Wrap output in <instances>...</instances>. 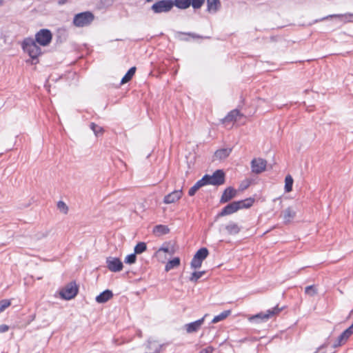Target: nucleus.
Returning <instances> with one entry per match:
<instances>
[{"mask_svg":"<svg viewBox=\"0 0 353 353\" xmlns=\"http://www.w3.org/2000/svg\"><path fill=\"white\" fill-rule=\"evenodd\" d=\"M253 202L254 200L252 199H248L243 201L232 202L227 205L218 214V216H223L232 214L239 209L248 208L252 205Z\"/></svg>","mask_w":353,"mask_h":353,"instance_id":"nucleus-1","label":"nucleus"},{"mask_svg":"<svg viewBox=\"0 0 353 353\" xmlns=\"http://www.w3.org/2000/svg\"><path fill=\"white\" fill-rule=\"evenodd\" d=\"M281 311V308L276 306L270 310H268L265 312H259L255 315L249 317L250 321H255L256 323L267 322L270 319L278 315Z\"/></svg>","mask_w":353,"mask_h":353,"instance_id":"nucleus-2","label":"nucleus"},{"mask_svg":"<svg viewBox=\"0 0 353 353\" xmlns=\"http://www.w3.org/2000/svg\"><path fill=\"white\" fill-rule=\"evenodd\" d=\"M23 50L27 52L32 59H37L41 54V49L38 46L37 43L32 38H26L22 43Z\"/></svg>","mask_w":353,"mask_h":353,"instance_id":"nucleus-3","label":"nucleus"},{"mask_svg":"<svg viewBox=\"0 0 353 353\" xmlns=\"http://www.w3.org/2000/svg\"><path fill=\"white\" fill-rule=\"evenodd\" d=\"M94 20V15L90 12H84L74 16L73 23L77 27H83L90 25Z\"/></svg>","mask_w":353,"mask_h":353,"instance_id":"nucleus-4","label":"nucleus"},{"mask_svg":"<svg viewBox=\"0 0 353 353\" xmlns=\"http://www.w3.org/2000/svg\"><path fill=\"white\" fill-rule=\"evenodd\" d=\"M203 177H207L205 180V185H219L224 183L225 174L222 170H218L212 175L206 174Z\"/></svg>","mask_w":353,"mask_h":353,"instance_id":"nucleus-5","label":"nucleus"},{"mask_svg":"<svg viewBox=\"0 0 353 353\" xmlns=\"http://www.w3.org/2000/svg\"><path fill=\"white\" fill-rule=\"evenodd\" d=\"M208 250L205 248H202L199 249L196 254H194L190 265L191 268L193 269H197L199 268L201 265L203 261L208 256Z\"/></svg>","mask_w":353,"mask_h":353,"instance_id":"nucleus-6","label":"nucleus"},{"mask_svg":"<svg viewBox=\"0 0 353 353\" xmlns=\"http://www.w3.org/2000/svg\"><path fill=\"white\" fill-rule=\"evenodd\" d=\"M52 33L47 29H42L35 34V41L42 46H47L51 42Z\"/></svg>","mask_w":353,"mask_h":353,"instance_id":"nucleus-7","label":"nucleus"},{"mask_svg":"<svg viewBox=\"0 0 353 353\" xmlns=\"http://www.w3.org/2000/svg\"><path fill=\"white\" fill-rule=\"evenodd\" d=\"M174 6V3L171 0L159 1L152 6V10L155 13L166 12L170 11Z\"/></svg>","mask_w":353,"mask_h":353,"instance_id":"nucleus-8","label":"nucleus"},{"mask_svg":"<svg viewBox=\"0 0 353 353\" xmlns=\"http://www.w3.org/2000/svg\"><path fill=\"white\" fill-rule=\"evenodd\" d=\"M77 292L78 288L76 284L70 283L61 290L60 295L63 299L70 300L73 299L77 295Z\"/></svg>","mask_w":353,"mask_h":353,"instance_id":"nucleus-9","label":"nucleus"},{"mask_svg":"<svg viewBox=\"0 0 353 353\" xmlns=\"http://www.w3.org/2000/svg\"><path fill=\"white\" fill-rule=\"evenodd\" d=\"M267 161L261 158H254L251 161L252 172L255 174H260L265 171Z\"/></svg>","mask_w":353,"mask_h":353,"instance_id":"nucleus-10","label":"nucleus"},{"mask_svg":"<svg viewBox=\"0 0 353 353\" xmlns=\"http://www.w3.org/2000/svg\"><path fill=\"white\" fill-rule=\"evenodd\" d=\"M108 268L114 272H120L123 269V263L118 258L108 257L106 259Z\"/></svg>","mask_w":353,"mask_h":353,"instance_id":"nucleus-11","label":"nucleus"},{"mask_svg":"<svg viewBox=\"0 0 353 353\" xmlns=\"http://www.w3.org/2000/svg\"><path fill=\"white\" fill-rule=\"evenodd\" d=\"M352 334L353 323L338 337L337 340L334 344V347H336L344 344Z\"/></svg>","mask_w":353,"mask_h":353,"instance_id":"nucleus-12","label":"nucleus"},{"mask_svg":"<svg viewBox=\"0 0 353 353\" xmlns=\"http://www.w3.org/2000/svg\"><path fill=\"white\" fill-rule=\"evenodd\" d=\"M183 195L182 190H174L171 193L167 194L163 198V203L165 204H171L179 201Z\"/></svg>","mask_w":353,"mask_h":353,"instance_id":"nucleus-13","label":"nucleus"},{"mask_svg":"<svg viewBox=\"0 0 353 353\" xmlns=\"http://www.w3.org/2000/svg\"><path fill=\"white\" fill-rule=\"evenodd\" d=\"M206 316L207 314H205L203 318H201L199 320H197L194 322H192L190 323L185 324L184 325V327L186 330V332L190 334L197 332L203 325L204 319Z\"/></svg>","mask_w":353,"mask_h":353,"instance_id":"nucleus-14","label":"nucleus"},{"mask_svg":"<svg viewBox=\"0 0 353 353\" xmlns=\"http://www.w3.org/2000/svg\"><path fill=\"white\" fill-rule=\"evenodd\" d=\"M296 211L293 207H289L282 212L281 216L285 223H290L296 216Z\"/></svg>","mask_w":353,"mask_h":353,"instance_id":"nucleus-15","label":"nucleus"},{"mask_svg":"<svg viewBox=\"0 0 353 353\" xmlns=\"http://www.w3.org/2000/svg\"><path fill=\"white\" fill-rule=\"evenodd\" d=\"M236 194V190L232 188H228L225 190L221 198V203H226L233 199Z\"/></svg>","mask_w":353,"mask_h":353,"instance_id":"nucleus-16","label":"nucleus"},{"mask_svg":"<svg viewBox=\"0 0 353 353\" xmlns=\"http://www.w3.org/2000/svg\"><path fill=\"white\" fill-rule=\"evenodd\" d=\"M225 230L227 231L228 234L234 235L240 232L241 228L237 223L234 222H230L225 226Z\"/></svg>","mask_w":353,"mask_h":353,"instance_id":"nucleus-17","label":"nucleus"},{"mask_svg":"<svg viewBox=\"0 0 353 353\" xmlns=\"http://www.w3.org/2000/svg\"><path fill=\"white\" fill-rule=\"evenodd\" d=\"M112 291L106 290L96 297V301L99 303H105L112 297Z\"/></svg>","mask_w":353,"mask_h":353,"instance_id":"nucleus-18","label":"nucleus"},{"mask_svg":"<svg viewBox=\"0 0 353 353\" xmlns=\"http://www.w3.org/2000/svg\"><path fill=\"white\" fill-rule=\"evenodd\" d=\"M232 150L230 148H223L216 151L214 154V158L219 160H223L227 158Z\"/></svg>","mask_w":353,"mask_h":353,"instance_id":"nucleus-19","label":"nucleus"},{"mask_svg":"<svg viewBox=\"0 0 353 353\" xmlns=\"http://www.w3.org/2000/svg\"><path fill=\"white\" fill-rule=\"evenodd\" d=\"M206 178L207 177H203L190 189L188 192L190 196H194L201 187L205 185V180L206 179Z\"/></svg>","mask_w":353,"mask_h":353,"instance_id":"nucleus-20","label":"nucleus"},{"mask_svg":"<svg viewBox=\"0 0 353 353\" xmlns=\"http://www.w3.org/2000/svg\"><path fill=\"white\" fill-rule=\"evenodd\" d=\"M219 0H207V7L208 12L215 13L219 10Z\"/></svg>","mask_w":353,"mask_h":353,"instance_id":"nucleus-21","label":"nucleus"},{"mask_svg":"<svg viewBox=\"0 0 353 353\" xmlns=\"http://www.w3.org/2000/svg\"><path fill=\"white\" fill-rule=\"evenodd\" d=\"M180 265V259L179 257H176L172 260L169 261L165 267V270L166 272H169L172 269L178 267Z\"/></svg>","mask_w":353,"mask_h":353,"instance_id":"nucleus-22","label":"nucleus"},{"mask_svg":"<svg viewBox=\"0 0 353 353\" xmlns=\"http://www.w3.org/2000/svg\"><path fill=\"white\" fill-rule=\"evenodd\" d=\"M169 228L166 225H158L154 227L153 232L157 235L161 236L168 233Z\"/></svg>","mask_w":353,"mask_h":353,"instance_id":"nucleus-23","label":"nucleus"},{"mask_svg":"<svg viewBox=\"0 0 353 353\" xmlns=\"http://www.w3.org/2000/svg\"><path fill=\"white\" fill-rule=\"evenodd\" d=\"M231 314V310H225L221 312L220 314L215 316L212 321V323H216L225 319Z\"/></svg>","mask_w":353,"mask_h":353,"instance_id":"nucleus-24","label":"nucleus"},{"mask_svg":"<svg viewBox=\"0 0 353 353\" xmlns=\"http://www.w3.org/2000/svg\"><path fill=\"white\" fill-rule=\"evenodd\" d=\"M135 71H136L135 67L131 68L128 71V72L125 74V75L122 78L121 83L124 84V83H126L128 81H130L131 80V79L132 78V77L134 76Z\"/></svg>","mask_w":353,"mask_h":353,"instance_id":"nucleus-25","label":"nucleus"},{"mask_svg":"<svg viewBox=\"0 0 353 353\" xmlns=\"http://www.w3.org/2000/svg\"><path fill=\"white\" fill-rule=\"evenodd\" d=\"M353 17V13H347V14H330L327 17H323L321 20H325L329 18H345L347 22H350L351 21L348 19V17Z\"/></svg>","mask_w":353,"mask_h":353,"instance_id":"nucleus-26","label":"nucleus"},{"mask_svg":"<svg viewBox=\"0 0 353 353\" xmlns=\"http://www.w3.org/2000/svg\"><path fill=\"white\" fill-rule=\"evenodd\" d=\"M174 5L180 9H185L191 5V0H174Z\"/></svg>","mask_w":353,"mask_h":353,"instance_id":"nucleus-27","label":"nucleus"},{"mask_svg":"<svg viewBox=\"0 0 353 353\" xmlns=\"http://www.w3.org/2000/svg\"><path fill=\"white\" fill-rule=\"evenodd\" d=\"M293 179L290 175H288L285 179V190L290 192L292 190Z\"/></svg>","mask_w":353,"mask_h":353,"instance_id":"nucleus-28","label":"nucleus"},{"mask_svg":"<svg viewBox=\"0 0 353 353\" xmlns=\"http://www.w3.org/2000/svg\"><path fill=\"white\" fill-rule=\"evenodd\" d=\"M239 115V112L237 110H232L225 118V121H236L237 117Z\"/></svg>","mask_w":353,"mask_h":353,"instance_id":"nucleus-29","label":"nucleus"},{"mask_svg":"<svg viewBox=\"0 0 353 353\" xmlns=\"http://www.w3.org/2000/svg\"><path fill=\"white\" fill-rule=\"evenodd\" d=\"M146 244L143 242H140L137 244L134 247V253L135 254H141L144 251L146 250Z\"/></svg>","mask_w":353,"mask_h":353,"instance_id":"nucleus-30","label":"nucleus"},{"mask_svg":"<svg viewBox=\"0 0 353 353\" xmlns=\"http://www.w3.org/2000/svg\"><path fill=\"white\" fill-rule=\"evenodd\" d=\"M162 252H167V253H169L170 254H173V250H170V248L168 247V246H162L161 248H160L156 252V256L158 257V258H161V254H162Z\"/></svg>","mask_w":353,"mask_h":353,"instance_id":"nucleus-31","label":"nucleus"},{"mask_svg":"<svg viewBox=\"0 0 353 353\" xmlns=\"http://www.w3.org/2000/svg\"><path fill=\"white\" fill-rule=\"evenodd\" d=\"M204 274L205 271L194 272L192 274L190 280L192 282H196Z\"/></svg>","mask_w":353,"mask_h":353,"instance_id":"nucleus-32","label":"nucleus"},{"mask_svg":"<svg viewBox=\"0 0 353 353\" xmlns=\"http://www.w3.org/2000/svg\"><path fill=\"white\" fill-rule=\"evenodd\" d=\"M305 292L310 296L317 294V290L314 285H310L305 288Z\"/></svg>","mask_w":353,"mask_h":353,"instance_id":"nucleus-33","label":"nucleus"},{"mask_svg":"<svg viewBox=\"0 0 353 353\" xmlns=\"http://www.w3.org/2000/svg\"><path fill=\"white\" fill-rule=\"evenodd\" d=\"M90 128L93 130L94 134L98 136L103 133V128L94 123L90 124Z\"/></svg>","mask_w":353,"mask_h":353,"instance_id":"nucleus-34","label":"nucleus"},{"mask_svg":"<svg viewBox=\"0 0 353 353\" xmlns=\"http://www.w3.org/2000/svg\"><path fill=\"white\" fill-rule=\"evenodd\" d=\"M57 208L59 210V211L61 212L62 213L65 214L68 213V208L63 201H59L57 203Z\"/></svg>","mask_w":353,"mask_h":353,"instance_id":"nucleus-35","label":"nucleus"},{"mask_svg":"<svg viewBox=\"0 0 353 353\" xmlns=\"http://www.w3.org/2000/svg\"><path fill=\"white\" fill-rule=\"evenodd\" d=\"M11 304L10 300L3 299L0 301V313L4 311L7 307H8Z\"/></svg>","mask_w":353,"mask_h":353,"instance_id":"nucleus-36","label":"nucleus"},{"mask_svg":"<svg viewBox=\"0 0 353 353\" xmlns=\"http://www.w3.org/2000/svg\"><path fill=\"white\" fill-rule=\"evenodd\" d=\"M136 259H137L136 254L135 253L131 254L128 255L125 257L124 262L128 264H133L135 263Z\"/></svg>","mask_w":353,"mask_h":353,"instance_id":"nucleus-37","label":"nucleus"},{"mask_svg":"<svg viewBox=\"0 0 353 353\" xmlns=\"http://www.w3.org/2000/svg\"><path fill=\"white\" fill-rule=\"evenodd\" d=\"M205 0H191V5L194 9H198L201 7Z\"/></svg>","mask_w":353,"mask_h":353,"instance_id":"nucleus-38","label":"nucleus"},{"mask_svg":"<svg viewBox=\"0 0 353 353\" xmlns=\"http://www.w3.org/2000/svg\"><path fill=\"white\" fill-rule=\"evenodd\" d=\"M250 185V182L246 181H244L243 182L241 185H240V189L241 190H243L245 189H246L248 186Z\"/></svg>","mask_w":353,"mask_h":353,"instance_id":"nucleus-39","label":"nucleus"},{"mask_svg":"<svg viewBox=\"0 0 353 353\" xmlns=\"http://www.w3.org/2000/svg\"><path fill=\"white\" fill-rule=\"evenodd\" d=\"M9 327L6 325H0V332L3 333L8 331Z\"/></svg>","mask_w":353,"mask_h":353,"instance_id":"nucleus-40","label":"nucleus"},{"mask_svg":"<svg viewBox=\"0 0 353 353\" xmlns=\"http://www.w3.org/2000/svg\"><path fill=\"white\" fill-rule=\"evenodd\" d=\"M214 349L212 347H208L205 349H203L200 353H212Z\"/></svg>","mask_w":353,"mask_h":353,"instance_id":"nucleus-41","label":"nucleus"}]
</instances>
